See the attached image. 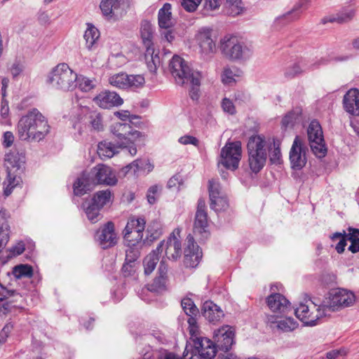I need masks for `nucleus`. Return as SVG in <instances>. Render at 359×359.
<instances>
[{"instance_id": "1", "label": "nucleus", "mask_w": 359, "mask_h": 359, "mask_svg": "<svg viewBox=\"0 0 359 359\" xmlns=\"http://www.w3.org/2000/svg\"><path fill=\"white\" fill-rule=\"evenodd\" d=\"M50 132L46 118L36 108L22 116L17 125V135L20 140L40 142Z\"/></svg>"}, {"instance_id": "2", "label": "nucleus", "mask_w": 359, "mask_h": 359, "mask_svg": "<svg viewBox=\"0 0 359 359\" xmlns=\"http://www.w3.org/2000/svg\"><path fill=\"white\" fill-rule=\"evenodd\" d=\"M118 180L112 169L104 164H98L84 171L74 183V192L76 196H82L93 190L97 184L114 186Z\"/></svg>"}, {"instance_id": "3", "label": "nucleus", "mask_w": 359, "mask_h": 359, "mask_svg": "<svg viewBox=\"0 0 359 359\" xmlns=\"http://www.w3.org/2000/svg\"><path fill=\"white\" fill-rule=\"evenodd\" d=\"M169 70L175 82L179 85L189 83V95L193 100H197L200 95L202 73L191 69L187 62L181 57L174 55L169 64Z\"/></svg>"}, {"instance_id": "4", "label": "nucleus", "mask_w": 359, "mask_h": 359, "mask_svg": "<svg viewBox=\"0 0 359 359\" xmlns=\"http://www.w3.org/2000/svg\"><path fill=\"white\" fill-rule=\"evenodd\" d=\"M219 48L225 57L233 61H247L253 54L250 45L231 35H226L221 39Z\"/></svg>"}, {"instance_id": "5", "label": "nucleus", "mask_w": 359, "mask_h": 359, "mask_svg": "<svg viewBox=\"0 0 359 359\" xmlns=\"http://www.w3.org/2000/svg\"><path fill=\"white\" fill-rule=\"evenodd\" d=\"M24 156L16 151H10L5 155L4 167L6 177L3 183L5 196H8L20 183V177H18L17 172L24 163Z\"/></svg>"}, {"instance_id": "6", "label": "nucleus", "mask_w": 359, "mask_h": 359, "mask_svg": "<svg viewBox=\"0 0 359 359\" xmlns=\"http://www.w3.org/2000/svg\"><path fill=\"white\" fill-rule=\"evenodd\" d=\"M248 163L250 170L259 172L264 166L267 158L266 140L260 135L250 137L248 142Z\"/></svg>"}, {"instance_id": "7", "label": "nucleus", "mask_w": 359, "mask_h": 359, "mask_svg": "<svg viewBox=\"0 0 359 359\" xmlns=\"http://www.w3.org/2000/svg\"><path fill=\"white\" fill-rule=\"evenodd\" d=\"M76 79L77 74L66 63H61L49 73L47 82L56 89L67 91L76 86Z\"/></svg>"}, {"instance_id": "8", "label": "nucleus", "mask_w": 359, "mask_h": 359, "mask_svg": "<svg viewBox=\"0 0 359 359\" xmlns=\"http://www.w3.org/2000/svg\"><path fill=\"white\" fill-rule=\"evenodd\" d=\"M296 317L305 325L314 326L318 321L327 315L326 306L324 304H318L311 299H306L294 310Z\"/></svg>"}, {"instance_id": "9", "label": "nucleus", "mask_w": 359, "mask_h": 359, "mask_svg": "<svg viewBox=\"0 0 359 359\" xmlns=\"http://www.w3.org/2000/svg\"><path fill=\"white\" fill-rule=\"evenodd\" d=\"M110 130L117 137V144H119L120 147L126 149L132 156L137 154V148L134 144V141L140 137V132L133 130L129 123L119 122L113 123L111 126Z\"/></svg>"}, {"instance_id": "10", "label": "nucleus", "mask_w": 359, "mask_h": 359, "mask_svg": "<svg viewBox=\"0 0 359 359\" xmlns=\"http://www.w3.org/2000/svg\"><path fill=\"white\" fill-rule=\"evenodd\" d=\"M140 36L142 43L146 48L145 60L148 68L151 72H155L157 66L160 64L158 54H155L153 43V28L150 22L143 21L140 27Z\"/></svg>"}, {"instance_id": "11", "label": "nucleus", "mask_w": 359, "mask_h": 359, "mask_svg": "<svg viewBox=\"0 0 359 359\" xmlns=\"http://www.w3.org/2000/svg\"><path fill=\"white\" fill-rule=\"evenodd\" d=\"M241 154V142H229L221 149L218 164L223 165L226 169L234 170L238 168Z\"/></svg>"}, {"instance_id": "12", "label": "nucleus", "mask_w": 359, "mask_h": 359, "mask_svg": "<svg viewBox=\"0 0 359 359\" xmlns=\"http://www.w3.org/2000/svg\"><path fill=\"white\" fill-rule=\"evenodd\" d=\"M308 139L311 149L318 158L325 156L327 148L325 147L323 130L318 121H312L307 129Z\"/></svg>"}, {"instance_id": "13", "label": "nucleus", "mask_w": 359, "mask_h": 359, "mask_svg": "<svg viewBox=\"0 0 359 359\" xmlns=\"http://www.w3.org/2000/svg\"><path fill=\"white\" fill-rule=\"evenodd\" d=\"M146 221L143 218H130L123 231L126 243L146 244V238L143 239V232L145 229Z\"/></svg>"}, {"instance_id": "14", "label": "nucleus", "mask_w": 359, "mask_h": 359, "mask_svg": "<svg viewBox=\"0 0 359 359\" xmlns=\"http://www.w3.org/2000/svg\"><path fill=\"white\" fill-rule=\"evenodd\" d=\"M129 7L128 0H101L100 8L107 20H117L122 18Z\"/></svg>"}, {"instance_id": "15", "label": "nucleus", "mask_w": 359, "mask_h": 359, "mask_svg": "<svg viewBox=\"0 0 359 359\" xmlns=\"http://www.w3.org/2000/svg\"><path fill=\"white\" fill-rule=\"evenodd\" d=\"M210 206L215 212L225 211L229 208L226 195L217 180H209Z\"/></svg>"}, {"instance_id": "16", "label": "nucleus", "mask_w": 359, "mask_h": 359, "mask_svg": "<svg viewBox=\"0 0 359 359\" xmlns=\"http://www.w3.org/2000/svg\"><path fill=\"white\" fill-rule=\"evenodd\" d=\"M355 301V296L351 291L345 289H339L331 294L328 304H324L326 306V312L334 311L342 308L352 306Z\"/></svg>"}, {"instance_id": "17", "label": "nucleus", "mask_w": 359, "mask_h": 359, "mask_svg": "<svg viewBox=\"0 0 359 359\" xmlns=\"http://www.w3.org/2000/svg\"><path fill=\"white\" fill-rule=\"evenodd\" d=\"M180 231H175L166 241H162L156 248L161 253L163 250L169 260L176 261L182 255V245L179 238Z\"/></svg>"}, {"instance_id": "18", "label": "nucleus", "mask_w": 359, "mask_h": 359, "mask_svg": "<svg viewBox=\"0 0 359 359\" xmlns=\"http://www.w3.org/2000/svg\"><path fill=\"white\" fill-rule=\"evenodd\" d=\"M308 149L304 142L299 136H297L292 143L290 151V161L291 168L294 170H301L307 161Z\"/></svg>"}, {"instance_id": "19", "label": "nucleus", "mask_w": 359, "mask_h": 359, "mask_svg": "<svg viewBox=\"0 0 359 359\" xmlns=\"http://www.w3.org/2000/svg\"><path fill=\"white\" fill-rule=\"evenodd\" d=\"M196 39L201 54L209 55L216 51L217 36L212 29L208 27L200 29Z\"/></svg>"}, {"instance_id": "20", "label": "nucleus", "mask_w": 359, "mask_h": 359, "mask_svg": "<svg viewBox=\"0 0 359 359\" xmlns=\"http://www.w3.org/2000/svg\"><path fill=\"white\" fill-rule=\"evenodd\" d=\"M208 218L206 211L205 201L199 198L197 203V210L195 215L194 224V232L196 234L201 235L202 237H207L208 234Z\"/></svg>"}, {"instance_id": "21", "label": "nucleus", "mask_w": 359, "mask_h": 359, "mask_svg": "<svg viewBox=\"0 0 359 359\" xmlns=\"http://www.w3.org/2000/svg\"><path fill=\"white\" fill-rule=\"evenodd\" d=\"M202 258V252L195 243L192 236L187 238V247L184 249V264L187 268H194L198 266Z\"/></svg>"}, {"instance_id": "22", "label": "nucleus", "mask_w": 359, "mask_h": 359, "mask_svg": "<svg viewBox=\"0 0 359 359\" xmlns=\"http://www.w3.org/2000/svg\"><path fill=\"white\" fill-rule=\"evenodd\" d=\"M213 338L217 348L228 352L234 342V330L229 325L223 326L215 331Z\"/></svg>"}, {"instance_id": "23", "label": "nucleus", "mask_w": 359, "mask_h": 359, "mask_svg": "<svg viewBox=\"0 0 359 359\" xmlns=\"http://www.w3.org/2000/svg\"><path fill=\"white\" fill-rule=\"evenodd\" d=\"M194 351L191 355H197L200 359H212L216 354V345L206 337L194 339Z\"/></svg>"}, {"instance_id": "24", "label": "nucleus", "mask_w": 359, "mask_h": 359, "mask_svg": "<svg viewBox=\"0 0 359 359\" xmlns=\"http://www.w3.org/2000/svg\"><path fill=\"white\" fill-rule=\"evenodd\" d=\"M96 238L102 249L115 245L117 243V236L114 231V224L111 222H107L96 233Z\"/></svg>"}, {"instance_id": "25", "label": "nucleus", "mask_w": 359, "mask_h": 359, "mask_svg": "<svg viewBox=\"0 0 359 359\" xmlns=\"http://www.w3.org/2000/svg\"><path fill=\"white\" fill-rule=\"evenodd\" d=\"M93 102L100 107L109 109L123 104V99L116 92L104 90L93 98Z\"/></svg>"}, {"instance_id": "26", "label": "nucleus", "mask_w": 359, "mask_h": 359, "mask_svg": "<svg viewBox=\"0 0 359 359\" xmlns=\"http://www.w3.org/2000/svg\"><path fill=\"white\" fill-rule=\"evenodd\" d=\"M344 110L352 116H359V90L351 88L346 92L343 98Z\"/></svg>"}, {"instance_id": "27", "label": "nucleus", "mask_w": 359, "mask_h": 359, "mask_svg": "<svg viewBox=\"0 0 359 359\" xmlns=\"http://www.w3.org/2000/svg\"><path fill=\"white\" fill-rule=\"evenodd\" d=\"M202 313L210 323L219 321L224 316L223 311L211 301H206L202 307Z\"/></svg>"}, {"instance_id": "28", "label": "nucleus", "mask_w": 359, "mask_h": 359, "mask_svg": "<svg viewBox=\"0 0 359 359\" xmlns=\"http://www.w3.org/2000/svg\"><path fill=\"white\" fill-rule=\"evenodd\" d=\"M266 302L269 309L273 312H285L289 305L288 300L280 293L269 296Z\"/></svg>"}, {"instance_id": "29", "label": "nucleus", "mask_w": 359, "mask_h": 359, "mask_svg": "<svg viewBox=\"0 0 359 359\" xmlns=\"http://www.w3.org/2000/svg\"><path fill=\"white\" fill-rule=\"evenodd\" d=\"M158 20L160 28L163 29H170L174 25V20L172 18L171 5L170 4H165L158 11Z\"/></svg>"}, {"instance_id": "30", "label": "nucleus", "mask_w": 359, "mask_h": 359, "mask_svg": "<svg viewBox=\"0 0 359 359\" xmlns=\"http://www.w3.org/2000/svg\"><path fill=\"white\" fill-rule=\"evenodd\" d=\"M114 200V194L109 189L98 191L94 194L92 198L90 200L94 205L100 208L104 206L111 205Z\"/></svg>"}, {"instance_id": "31", "label": "nucleus", "mask_w": 359, "mask_h": 359, "mask_svg": "<svg viewBox=\"0 0 359 359\" xmlns=\"http://www.w3.org/2000/svg\"><path fill=\"white\" fill-rule=\"evenodd\" d=\"M119 144L115 145L111 142L104 140L97 145V154L102 159L110 158L118 152Z\"/></svg>"}, {"instance_id": "32", "label": "nucleus", "mask_w": 359, "mask_h": 359, "mask_svg": "<svg viewBox=\"0 0 359 359\" xmlns=\"http://www.w3.org/2000/svg\"><path fill=\"white\" fill-rule=\"evenodd\" d=\"M99 37V30L93 24L88 23L86 30L83 34L86 48L88 50H91L95 45Z\"/></svg>"}, {"instance_id": "33", "label": "nucleus", "mask_w": 359, "mask_h": 359, "mask_svg": "<svg viewBox=\"0 0 359 359\" xmlns=\"http://www.w3.org/2000/svg\"><path fill=\"white\" fill-rule=\"evenodd\" d=\"M82 206L88 220L91 223H96L100 219L101 215L100 211L101 208L94 205L92 201L90 200H86L85 202H83Z\"/></svg>"}, {"instance_id": "34", "label": "nucleus", "mask_w": 359, "mask_h": 359, "mask_svg": "<svg viewBox=\"0 0 359 359\" xmlns=\"http://www.w3.org/2000/svg\"><path fill=\"white\" fill-rule=\"evenodd\" d=\"M127 249L126 250V264L123 265V269L127 267V265L133 263L137 259L140 255V250L144 244L134 243L133 245L130 243H126Z\"/></svg>"}, {"instance_id": "35", "label": "nucleus", "mask_w": 359, "mask_h": 359, "mask_svg": "<svg viewBox=\"0 0 359 359\" xmlns=\"http://www.w3.org/2000/svg\"><path fill=\"white\" fill-rule=\"evenodd\" d=\"M266 151H269V160L272 163H279L281 160L280 142L273 140V142L266 141Z\"/></svg>"}, {"instance_id": "36", "label": "nucleus", "mask_w": 359, "mask_h": 359, "mask_svg": "<svg viewBox=\"0 0 359 359\" xmlns=\"http://www.w3.org/2000/svg\"><path fill=\"white\" fill-rule=\"evenodd\" d=\"M355 15V10L349 9L344 11L340 13L337 14L336 16L325 18L323 19V22L325 24L327 22H338L339 24L347 22L353 19Z\"/></svg>"}, {"instance_id": "37", "label": "nucleus", "mask_w": 359, "mask_h": 359, "mask_svg": "<svg viewBox=\"0 0 359 359\" xmlns=\"http://www.w3.org/2000/svg\"><path fill=\"white\" fill-rule=\"evenodd\" d=\"M159 252L156 250H153L149 253L144 259V273L146 275L150 274L156 268L157 263L159 261Z\"/></svg>"}, {"instance_id": "38", "label": "nucleus", "mask_w": 359, "mask_h": 359, "mask_svg": "<svg viewBox=\"0 0 359 359\" xmlns=\"http://www.w3.org/2000/svg\"><path fill=\"white\" fill-rule=\"evenodd\" d=\"M147 245H149L154 241L158 239L162 234L160 223L156 221L152 222L147 228Z\"/></svg>"}, {"instance_id": "39", "label": "nucleus", "mask_w": 359, "mask_h": 359, "mask_svg": "<svg viewBox=\"0 0 359 359\" xmlns=\"http://www.w3.org/2000/svg\"><path fill=\"white\" fill-rule=\"evenodd\" d=\"M226 12L231 16H236L243 11V6L241 0H226L225 3Z\"/></svg>"}, {"instance_id": "40", "label": "nucleus", "mask_w": 359, "mask_h": 359, "mask_svg": "<svg viewBox=\"0 0 359 359\" xmlns=\"http://www.w3.org/2000/svg\"><path fill=\"white\" fill-rule=\"evenodd\" d=\"M89 126L96 131H102L104 130L103 118L100 113L97 111H90L88 117Z\"/></svg>"}, {"instance_id": "41", "label": "nucleus", "mask_w": 359, "mask_h": 359, "mask_svg": "<svg viewBox=\"0 0 359 359\" xmlns=\"http://www.w3.org/2000/svg\"><path fill=\"white\" fill-rule=\"evenodd\" d=\"M269 320H271V323H276L278 328L283 332H291L298 327V323L292 318H286L278 321H273L272 319L269 318Z\"/></svg>"}, {"instance_id": "42", "label": "nucleus", "mask_w": 359, "mask_h": 359, "mask_svg": "<svg viewBox=\"0 0 359 359\" xmlns=\"http://www.w3.org/2000/svg\"><path fill=\"white\" fill-rule=\"evenodd\" d=\"M13 274L18 279L31 278L33 275V269L28 264H20L13 268Z\"/></svg>"}, {"instance_id": "43", "label": "nucleus", "mask_w": 359, "mask_h": 359, "mask_svg": "<svg viewBox=\"0 0 359 359\" xmlns=\"http://www.w3.org/2000/svg\"><path fill=\"white\" fill-rule=\"evenodd\" d=\"M309 70L306 64L294 63L289 66L285 71V76L287 78H293L303 72Z\"/></svg>"}, {"instance_id": "44", "label": "nucleus", "mask_w": 359, "mask_h": 359, "mask_svg": "<svg viewBox=\"0 0 359 359\" xmlns=\"http://www.w3.org/2000/svg\"><path fill=\"white\" fill-rule=\"evenodd\" d=\"M182 307L189 318H195L198 314V309L190 298H184L181 302Z\"/></svg>"}, {"instance_id": "45", "label": "nucleus", "mask_w": 359, "mask_h": 359, "mask_svg": "<svg viewBox=\"0 0 359 359\" xmlns=\"http://www.w3.org/2000/svg\"><path fill=\"white\" fill-rule=\"evenodd\" d=\"M128 74L126 73L116 74L109 77V83L118 88H127Z\"/></svg>"}, {"instance_id": "46", "label": "nucleus", "mask_w": 359, "mask_h": 359, "mask_svg": "<svg viewBox=\"0 0 359 359\" xmlns=\"http://www.w3.org/2000/svg\"><path fill=\"white\" fill-rule=\"evenodd\" d=\"M76 82V86L83 92H88L96 86V81L95 79H90L83 76H77Z\"/></svg>"}, {"instance_id": "47", "label": "nucleus", "mask_w": 359, "mask_h": 359, "mask_svg": "<svg viewBox=\"0 0 359 359\" xmlns=\"http://www.w3.org/2000/svg\"><path fill=\"white\" fill-rule=\"evenodd\" d=\"M127 88L137 89L142 88L145 83L144 77L141 74L128 75Z\"/></svg>"}, {"instance_id": "48", "label": "nucleus", "mask_w": 359, "mask_h": 359, "mask_svg": "<svg viewBox=\"0 0 359 359\" xmlns=\"http://www.w3.org/2000/svg\"><path fill=\"white\" fill-rule=\"evenodd\" d=\"M236 68L231 69L229 67H224L221 75L222 82L225 85H232L236 82L235 76L237 74L235 73Z\"/></svg>"}, {"instance_id": "49", "label": "nucleus", "mask_w": 359, "mask_h": 359, "mask_svg": "<svg viewBox=\"0 0 359 359\" xmlns=\"http://www.w3.org/2000/svg\"><path fill=\"white\" fill-rule=\"evenodd\" d=\"M9 241V226L3 223L0 227V252Z\"/></svg>"}, {"instance_id": "50", "label": "nucleus", "mask_w": 359, "mask_h": 359, "mask_svg": "<svg viewBox=\"0 0 359 359\" xmlns=\"http://www.w3.org/2000/svg\"><path fill=\"white\" fill-rule=\"evenodd\" d=\"M166 278L159 276L156 278L153 283L149 285V290L151 292H158L165 289Z\"/></svg>"}, {"instance_id": "51", "label": "nucleus", "mask_w": 359, "mask_h": 359, "mask_svg": "<svg viewBox=\"0 0 359 359\" xmlns=\"http://www.w3.org/2000/svg\"><path fill=\"white\" fill-rule=\"evenodd\" d=\"M299 113V111L294 112V111H290L287 113L282 120V125L285 128L290 127L293 125V123L295 122L297 118H298Z\"/></svg>"}, {"instance_id": "52", "label": "nucleus", "mask_w": 359, "mask_h": 359, "mask_svg": "<svg viewBox=\"0 0 359 359\" xmlns=\"http://www.w3.org/2000/svg\"><path fill=\"white\" fill-rule=\"evenodd\" d=\"M202 0H182V6L188 12L196 10Z\"/></svg>"}, {"instance_id": "53", "label": "nucleus", "mask_w": 359, "mask_h": 359, "mask_svg": "<svg viewBox=\"0 0 359 359\" xmlns=\"http://www.w3.org/2000/svg\"><path fill=\"white\" fill-rule=\"evenodd\" d=\"M309 0H300L297 4H295L294 8L288 12L287 14L284 15V18H286L290 14L295 13L294 18H297L299 13V11L301 9L307 8V5L309 4Z\"/></svg>"}, {"instance_id": "54", "label": "nucleus", "mask_w": 359, "mask_h": 359, "mask_svg": "<svg viewBox=\"0 0 359 359\" xmlns=\"http://www.w3.org/2000/svg\"><path fill=\"white\" fill-rule=\"evenodd\" d=\"M25 250V244L22 242H19L15 246H13L8 250L9 254L8 258H12L13 257L21 255Z\"/></svg>"}, {"instance_id": "55", "label": "nucleus", "mask_w": 359, "mask_h": 359, "mask_svg": "<svg viewBox=\"0 0 359 359\" xmlns=\"http://www.w3.org/2000/svg\"><path fill=\"white\" fill-rule=\"evenodd\" d=\"M187 322L189 324V333L191 336V338H193V339H196V337H198V327L197 325L196 317L189 318Z\"/></svg>"}, {"instance_id": "56", "label": "nucleus", "mask_w": 359, "mask_h": 359, "mask_svg": "<svg viewBox=\"0 0 359 359\" xmlns=\"http://www.w3.org/2000/svg\"><path fill=\"white\" fill-rule=\"evenodd\" d=\"M222 107L224 112L231 115L236 114V108L233 102L229 98H224L222 102Z\"/></svg>"}, {"instance_id": "57", "label": "nucleus", "mask_w": 359, "mask_h": 359, "mask_svg": "<svg viewBox=\"0 0 359 359\" xmlns=\"http://www.w3.org/2000/svg\"><path fill=\"white\" fill-rule=\"evenodd\" d=\"M178 142L184 145L192 144L194 146H198L199 140L191 135H184L179 138Z\"/></svg>"}, {"instance_id": "58", "label": "nucleus", "mask_w": 359, "mask_h": 359, "mask_svg": "<svg viewBox=\"0 0 359 359\" xmlns=\"http://www.w3.org/2000/svg\"><path fill=\"white\" fill-rule=\"evenodd\" d=\"M130 169H133L134 172L143 171L142 160L137 159L123 168L126 172H128Z\"/></svg>"}, {"instance_id": "59", "label": "nucleus", "mask_w": 359, "mask_h": 359, "mask_svg": "<svg viewBox=\"0 0 359 359\" xmlns=\"http://www.w3.org/2000/svg\"><path fill=\"white\" fill-rule=\"evenodd\" d=\"M114 116L118 118L120 120L126 121H129L132 122V120L134 118H137V116L135 115H130L128 111H118L114 112Z\"/></svg>"}, {"instance_id": "60", "label": "nucleus", "mask_w": 359, "mask_h": 359, "mask_svg": "<svg viewBox=\"0 0 359 359\" xmlns=\"http://www.w3.org/2000/svg\"><path fill=\"white\" fill-rule=\"evenodd\" d=\"M158 191L157 185L151 186L147 191V198L149 204H154L156 202V196Z\"/></svg>"}, {"instance_id": "61", "label": "nucleus", "mask_w": 359, "mask_h": 359, "mask_svg": "<svg viewBox=\"0 0 359 359\" xmlns=\"http://www.w3.org/2000/svg\"><path fill=\"white\" fill-rule=\"evenodd\" d=\"M328 62L329 60L327 57H322L310 65H307V69L309 70H314L319 68L320 66L326 65Z\"/></svg>"}, {"instance_id": "62", "label": "nucleus", "mask_w": 359, "mask_h": 359, "mask_svg": "<svg viewBox=\"0 0 359 359\" xmlns=\"http://www.w3.org/2000/svg\"><path fill=\"white\" fill-rule=\"evenodd\" d=\"M347 353V351L345 348L332 350L326 353V358L327 359H335L339 355H345Z\"/></svg>"}, {"instance_id": "63", "label": "nucleus", "mask_w": 359, "mask_h": 359, "mask_svg": "<svg viewBox=\"0 0 359 359\" xmlns=\"http://www.w3.org/2000/svg\"><path fill=\"white\" fill-rule=\"evenodd\" d=\"M221 5V0H205L204 8L208 11L217 9Z\"/></svg>"}, {"instance_id": "64", "label": "nucleus", "mask_w": 359, "mask_h": 359, "mask_svg": "<svg viewBox=\"0 0 359 359\" xmlns=\"http://www.w3.org/2000/svg\"><path fill=\"white\" fill-rule=\"evenodd\" d=\"M182 177L180 175H175L168 182V187L169 189L179 187L182 183Z\"/></svg>"}]
</instances>
